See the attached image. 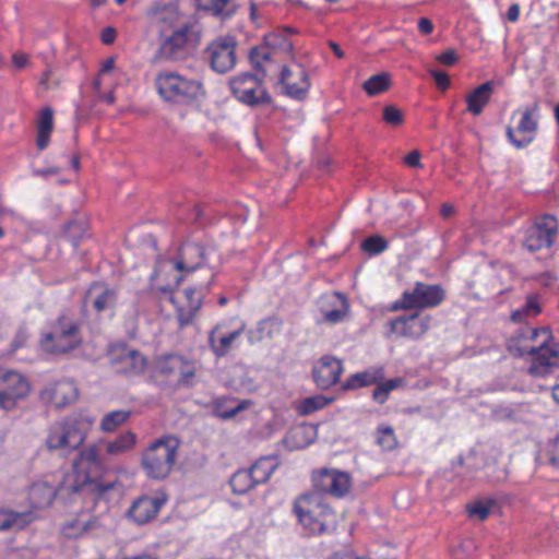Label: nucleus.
Wrapping results in <instances>:
<instances>
[{"label": "nucleus", "instance_id": "11", "mask_svg": "<svg viewBox=\"0 0 559 559\" xmlns=\"http://www.w3.org/2000/svg\"><path fill=\"white\" fill-rule=\"evenodd\" d=\"M312 484L317 495L323 492L336 498L344 497L352 487L349 474L334 468H322L314 472Z\"/></svg>", "mask_w": 559, "mask_h": 559}, {"label": "nucleus", "instance_id": "39", "mask_svg": "<svg viewBox=\"0 0 559 559\" xmlns=\"http://www.w3.org/2000/svg\"><path fill=\"white\" fill-rule=\"evenodd\" d=\"M538 111V104L534 103L532 106H528L524 109L522 119L518 124V132L523 136H532L537 130V120L534 119V116Z\"/></svg>", "mask_w": 559, "mask_h": 559}, {"label": "nucleus", "instance_id": "62", "mask_svg": "<svg viewBox=\"0 0 559 559\" xmlns=\"http://www.w3.org/2000/svg\"><path fill=\"white\" fill-rule=\"evenodd\" d=\"M247 403L248 402H242V403L238 404L236 407L222 413L219 416L223 419H229V418L234 417L235 415H237L240 411L245 409Z\"/></svg>", "mask_w": 559, "mask_h": 559}, {"label": "nucleus", "instance_id": "18", "mask_svg": "<svg viewBox=\"0 0 559 559\" xmlns=\"http://www.w3.org/2000/svg\"><path fill=\"white\" fill-rule=\"evenodd\" d=\"M391 332L402 337L418 338L429 328V318L420 319L417 313L399 317L390 322Z\"/></svg>", "mask_w": 559, "mask_h": 559}, {"label": "nucleus", "instance_id": "58", "mask_svg": "<svg viewBox=\"0 0 559 559\" xmlns=\"http://www.w3.org/2000/svg\"><path fill=\"white\" fill-rule=\"evenodd\" d=\"M404 162L407 166L409 167H421V164H420V153L419 151L417 150H414L412 152H409L405 157H404Z\"/></svg>", "mask_w": 559, "mask_h": 559}, {"label": "nucleus", "instance_id": "8", "mask_svg": "<svg viewBox=\"0 0 559 559\" xmlns=\"http://www.w3.org/2000/svg\"><path fill=\"white\" fill-rule=\"evenodd\" d=\"M263 78L245 72L234 76L230 82V90L235 97L243 104L254 106L261 104H270L272 97L262 87Z\"/></svg>", "mask_w": 559, "mask_h": 559}, {"label": "nucleus", "instance_id": "37", "mask_svg": "<svg viewBox=\"0 0 559 559\" xmlns=\"http://www.w3.org/2000/svg\"><path fill=\"white\" fill-rule=\"evenodd\" d=\"M229 483L233 491L238 495H243L257 486L250 468L237 471Z\"/></svg>", "mask_w": 559, "mask_h": 559}, {"label": "nucleus", "instance_id": "33", "mask_svg": "<svg viewBox=\"0 0 559 559\" xmlns=\"http://www.w3.org/2000/svg\"><path fill=\"white\" fill-rule=\"evenodd\" d=\"M278 466V462L274 456H262L251 467V474L257 483L263 484L269 480L272 473Z\"/></svg>", "mask_w": 559, "mask_h": 559}, {"label": "nucleus", "instance_id": "64", "mask_svg": "<svg viewBox=\"0 0 559 559\" xmlns=\"http://www.w3.org/2000/svg\"><path fill=\"white\" fill-rule=\"evenodd\" d=\"M520 15V8L518 4H512L507 13L508 20L511 22H515Z\"/></svg>", "mask_w": 559, "mask_h": 559}, {"label": "nucleus", "instance_id": "17", "mask_svg": "<svg viewBox=\"0 0 559 559\" xmlns=\"http://www.w3.org/2000/svg\"><path fill=\"white\" fill-rule=\"evenodd\" d=\"M44 402L60 408L78 399V389L72 381L63 380L48 384L40 393Z\"/></svg>", "mask_w": 559, "mask_h": 559}, {"label": "nucleus", "instance_id": "54", "mask_svg": "<svg viewBox=\"0 0 559 559\" xmlns=\"http://www.w3.org/2000/svg\"><path fill=\"white\" fill-rule=\"evenodd\" d=\"M430 75L433 78L437 86L444 91L449 87L450 85V79H449V75L443 72V71H439V70H430L429 71Z\"/></svg>", "mask_w": 559, "mask_h": 559}, {"label": "nucleus", "instance_id": "44", "mask_svg": "<svg viewBox=\"0 0 559 559\" xmlns=\"http://www.w3.org/2000/svg\"><path fill=\"white\" fill-rule=\"evenodd\" d=\"M376 443L384 451L395 449L397 439L393 428L389 425H380L376 430Z\"/></svg>", "mask_w": 559, "mask_h": 559}, {"label": "nucleus", "instance_id": "27", "mask_svg": "<svg viewBox=\"0 0 559 559\" xmlns=\"http://www.w3.org/2000/svg\"><path fill=\"white\" fill-rule=\"evenodd\" d=\"M493 81H487L481 85L477 86L466 97L467 110L474 116L481 114L484 107L489 103L490 96L493 92Z\"/></svg>", "mask_w": 559, "mask_h": 559}, {"label": "nucleus", "instance_id": "16", "mask_svg": "<svg viewBox=\"0 0 559 559\" xmlns=\"http://www.w3.org/2000/svg\"><path fill=\"white\" fill-rule=\"evenodd\" d=\"M343 372L342 361L332 356H323L313 367L312 376L318 388L326 390L338 382Z\"/></svg>", "mask_w": 559, "mask_h": 559}, {"label": "nucleus", "instance_id": "1", "mask_svg": "<svg viewBox=\"0 0 559 559\" xmlns=\"http://www.w3.org/2000/svg\"><path fill=\"white\" fill-rule=\"evenodd\" d=\"M93 424L94 418L88 415L71 414L49 428L46 445L50 451L72 452L78 450L85 441Z\"/></svg>", "mask_w": 559, "mask_h": 559}, {"label": "nucleus", "instance_id": "51", "mask_svg": "<svg viewBox=\"0 0 559 559\" xmlns=\"http://www.w3.org/2000/svg\"><path fill=\"white\" fill-rule=\"evenodd\" d=\"M467 512L471 518H476L479 521H484L490 513V503L477 501L474 504L467 507Z\"/></svg>", "mask_w": 559, "mask_h": 559}, {"label": "nucleus", "instance_id": "43", "mask_svg": "<svg viewBox=\"0 0 559 559\" xmlns=\"http://www.w3.org/2000/svg\"><path fill=\"white\" fill-rule=\"evenodd\" d=\"M332 401H333L332 397H325L324 395H321V394L313 395V396L304 399L300 402L297 409L300 415L306 416V415H310V414L323 408L324 406L330 404Z\"/></svg>", "mask_w": 559, "mask_h": 559}, {"label": "nucleus", "instance_id": "47", "mask_svg": "<svg viewBox=\"0 0 559 559\" xmlns=\"http://www.w3.org/2000/svg\"><path fill=\"white\" fill-rule=\"evenodd\" d=\"M401 382H402L401 379H390L386 382L379 384L373 390V393H372L373 400L379 404H383L388 400L389 393L392 390L396 389Z\"/></svg>", "mask_w": 559, "mask_h": 559}, {"label": "nucleus", "instance_id": "35", "mask_svg": "<svg viewBox=\"0 0 559 559\" xmlns=\"http://www.w3.org/2000/svg\"><path fill=\"white\" fill-rule=\"evenodd\" d=\"M200 9L212 13L215 16L229 17L235 12L230 0H197Z\"/></svg>", "mask_w": 559, "mask_h": 559}, {"label": "nucleus", "instance_id": "38", "mask_svg": "<svg viewBox=\"0 0 559 559\" xmlns=\"http://www.w3.org/2000/svg\"><path fill=\"white\" fill-rule=\"evenodd\" d=\"M86 235V223L83 219H72L64 226L62 240L70 242L74 249L80 240Z\"/></svg>", "mask_w": 559, "mask_h": 559}, {"label": "nucleus", "instance_id": "59", "mask_svg": "<svg viewBox=\"0 0 559 559\" xmlns=\"http://www.w3.org/2000/svg\"><path fill=\"white\" fill-rule=\"evenodd\" d=\"M59 171H60L59 167H48V168H44V169L35 168L32 170V174L34 177L48 178L50 176L59 174Z\"/></svg>", "mask_w": 559, "mask_h": 559}, {"label": "nucleus", "instance_id": "40", "mask_svg": "<svg viewBox=\"0 0 559 559\" xmlns=\"http://www.w3.org/2000/svg\"><path fill=\"white\" fill-rule=\"evenodd\" d=\"M131 416L130 411L119 409L106 414L100 421V429L105 432H112L123 425Z\"/></svg>", "mask_w": 559, "mask_h": 559}, {"label": "nucleus", "instance_id": "4", "mask_svg": "<svg viewBox=\"0 0 559 559\" xmlns=\"http://www.w3.org/2000/svg\"><path fill=\"white\" fill-rule=\"evenodd\" d=\"M80 323L68 313H61L51 324V331L40 341L43 349L50 354H64L81 344Z\"/></svg>", "mask_w": 559, "mask_h": 559}, {"label": "nucleus", "instance_id": "36", "mask_svg": "<svg viewBox=\"0 0 559 559\" xmlns=\"http://www.w3.org/2000/svg\"><path fill=\"white\" fill-rule=\"evenodd\" d=\"M135 442L136 436L131 431H127L115 440L107 442L106 452L109 455H120L131 450L135 445Z\"/></svg>", "mask_w": 559, "mask_h": 559}, {"label": "nucleus", "instance_id": "23", "mask_svg": "<svg viewBox=\"0 0 559 559\" xmlns=\"http://www.w3.org/2000/svg\"><path fill=\"white\" fill-rule=\"evenodd\" d=\"M35 519L36 515L32 509L25 511L0 509V531H21Z\"/></svg>", "mask_w": 559, "mask_h": 559}, {"label": "nucleus", "instance_id": "7", "mask_svg": "<svg viewBox=\"0 0 559 559\" xmlns=\"http://www.w3.org/2000/svg\"><path fill=\"white\" fill-rule=\"evenodd\" d=\"M156 87L165 100L185 103L198 97L202 84L174 72H164L157 75Z\"/></svg>", "mask_w": 559, "mask_h": 559}, {"label": "nucleus", "instance_id": "10", "mask_svg": "<svg viewBox=\"0 0 559 559\" xmlns=\"http://www.w3.org/2000/svg\"><path fill=\"white\" fill-rule=\"evenodd\" d=\"M444 298L443 289L439 285H428L420 282L415 284L412 292H404L393 309L409 310L415 308H430L438 306Z\"/></svg>", "mask_w": 559, "mask_h": 559}, {"label": "nucleus", "instance_id": "12", "mask_svg": "<svg viewBox=\"0 0 559 559\" xmlns=\"http://www.w3.org/2000/svg\"><path fill=\"white\" fill-rule=\"evenodd\" d=\"M556 235V219L550 215H545L527 229L523 245L531 252L549 248L552 246Z\"/></svg>", "mask_w": 559, "mask_h": 559}, {"label": "nucleus", "instance_id": "52", "mask_svg": "<svg viewBox=\"0 0 559 559\" xmlns=\"http://www.w3.org/2000/svg\"><path fill=\"white\" fill-rule=\"evenodd\" d=\"M549 463L559 467V433L548 444Z\"/></svg>", "mask_w": 559, "mask_h": 559}, {"label": "nucleus", "instance_id": "6", "mask_svg": "<svg viewBox=\"0 0 559 559\" xmlns=\"http://www.w3.org/2000/svg\"><path fill=\"white\" fill-rule=\"evenodd\" d=\"M219 257L214 248L187 241L179 249L175 269L180 272L191 273L206 265V286H211L215 277V269L219 265Z\"/></svg>", "mask_w": 559, "mask_h": 559}, {"label": "nucleus", "instance_id": "14", "mask_svg": "<svg viewBox=\"0 0 559 559\" xmlns=\"http://www.w3.org/2000/svg\"><path fill=\"white\" fill-rule=\"evenodd\" d=\"M280 84L284 87V93L297 100H304L307 97L310 81L306 69L298 64L294 72L286 66L282 68Z\"/></svg>", "mask_w": 559, "mask_h": 559}, {"label": "nucleus", "instance_id": "42", "mask_svg": "<svg viewBox=\"0 0 559 559\" xmlns=\"http://www.w3.org/2000/svg\"><path fill=\"white\" fill-rule=\"evenodd\" d=\"M391 84L390 75L385 72L372 75L364 84L362 88L370 96L378 95L389 88Z\"/></svg>", "mask_w": 559, "mask_h": 559}, {"label": "nucleus", "instance_id": "50", "mask_svg": "<svg viewBox=\"0 0 559 559\" xmlns=\"http://www.w3.org/2000/svg\"><path fill=\"white\" fill-rule=\"evenodd\" d=\"M61 83V80L51 68H48L44 71L40 80H39V86L44 91L52 90L59 87Z\"/></svg>", "mask_w": 559, "mask_h": 559}, {"label": "nucleus", "instance_id": "41", "mask_svg": "<svg viewBox=\"0 0 559 559\" xmlns=\"http://www.w3.org/2000/svg\"><path fill=\"white\" fill-rule=\"evenodd\" d=\"M542 311L538 297L531 295L527 297L525 305L521 309H516L511 314L513 322L520 323L527 317H535Z\"/></svg>", "mask_w": 559, "mask_h": 559}, {"label": "nucleus", "instance_id": "60", "mask_svg": "<svg viewBox=\"0 0 559 559\" xmlns=\"http://www.w3.org/2000/svg\"><path fill=\"white\" fill-rule=\"evenodd\" d=\"M116 38V29L114 27H105L102 31L100 39L105 45H110L115 41Z\"/></svg>", "mask_w": 559, "mask_h": 559}, {"label": "nucleus", "instance_id": "22", "mask_svg": "<svg viewBox=\"0 0 559 559\" xmlns=\"http://www.w3.org/2000/svg\"><path fill=\"white\" fill-rule=\"evenodd\" d=\"M210 286H206L205 283H201L195 287H188L185 289V297L187 300V310L179 308L178 309V321L180 326H186L192 323L194 316L199 311L203 301V289H207Z\"/></svg>", "mask_w": 559, "mask_h": 559}, {"label": "nucleus", "instance_id": "57", "mask_svg": "<svg viewBox=\"0 0 559 559\" xmlns=\"http://www.w3.org/2000/svg\"><path fill=\"white\" fill-rule=\"evenodd\" d=\"M437 60L444 64V66H453L456 60H457V56H456V52L453 50V49H449L447 51H444L443 53L439 55L437 57Z\"/></svg>", "mask_w": 559, "mask_h": 559}, {"label": "nucleus", "instance_id": "3", "mask_svg": "<svg viewBox=\"0 0 559 559\" xmlns=\"http://www.w3.org/2000/svg\"><path fill=\"white\" fill-rule=\"evenodd\" d=\"M179 442L174 437H164L153 442L142 453V467L152 479L166 478L176 462Z\"/></svg>", "mask_w": 559, "mask_h": 559}, {"label": "nucleus", "instance_id": "20", "mask_svg": "<svg viewBox=\"0 0 559 559\" xmlns=\"http://www.w3.org/2000/svg\"><path fill=\"white\" fill-rule=\"evenodd\" d=\"M163 503L164 500L156 497H140L128 510V516L136 524H145L156 516Z\"/></svg>", "mask_w": 559, "mask_h": 559}, {"label": "nucleus", "instance_id": "32", "mask_svg": "<svg viewBox=\"0 0 559 559\" xmlns=\"http://www.w3.org/2000/svg\"><path fill=\"white\" fill-rule=\"evenodd\" d=\"M384 378V371L381 367L370 368L364 372L355 373L347 381L345 388L355 389L378 383Z\"/></svg>", "mask_w": 559, "mask_h": 559}, {"label": "nucleus", "instance_id": "21", "mask_svg": "<svg viewBox=\"0 0 559 559\" xmlns=\"http://www.w3.org/2000/svg\"><path fill=\"white\" fill-rule=\"evenodd\" d=\"M121 487L118 481H99L86 478L81 485L74 486L73 491L81 493L85 500L97 502L100 499H109L110 491Z\"/></svg>", "mask_w": 559, "mask_h": 559}, {"label": "nucleus", "instance_id": "55", "mask_svg": "<svg viewBox=\"0 0 559 559\" xmlns=\"http://www.w3.org/2000/svg\"><path fill=\"white\" fill-rule=\"evenodd\" d=\"M527 330H530V328H523V329H520L516 333V336H514L510 343H509V348L511 352H514L519 355V348H522L521 346H518V343L521 341V340H528V333H527Z\"/></svg>", "mask_w": 559, "mask_h": 559}, {"label": "nucleus", "instance_id": "9", "mask_svg": "<svg viewBox=\"0 0 559 559\" xmlns=\"http://www.w3.org/2000/svg\"><path fill=\"white\" fill-rule=\"evenodd\" d=\"M27 379L17 371L0 368V408L11 411L29 393Z\"/></svg>", "mask_w": 559, "mask_h": 559}, {"label": "nucleus", "instance_id": "46", "mask_svg": "<svg viewBox=\"0 0 559 559\" xmlns=\"http://www.w3.org/2000/svg\"><path fill=\"white\" fill-rule=\"evenodd\" d=\"M86 465L87 468L98 465V455L95 447H91L81 451L78 457L73 461L74 468H83Z\"/></svg>", "mask_w": 559, "mask_h": 559}, {"label": "nucleus", "instance_id": "56", "mask_svg": "<svg viewBox=\"0 0 559 559\" xmlns=\"http://www.w3.org/2000/svg\"><path fill=\"white\" fill-rule=\"evenodd\" d=\"M12 63L16 70H22L27 68L31 61L26 53L17 51L12 56Z\"/></svg>", "mask_w": 559, "mask_h": 559}, {"label": "nucleus", "instance_id": "28", "mask_svg": "<svg viewBox=\"0 0 559 559\" xmlns=\"http://www.w3.org/2000/svg\"><path fill=\"white\" fill-rule=\"evenodd\" d=\"M53 130V111L50 107H45L37 121L36 145L38 150H45L50 141V134Z\"/></svg>", "mask_w": 559, "mask_h": 559}, {"label": "nucleus", "instance_id": "15", "mask_svg": "<svg viewBox=\"0 0 559 559\" xmlns=\"http://www.w3.org/2000/svg\"><path fill=\"white\" fill-rule=\"evenodd\" d=\"M117 292L103 283H93L87 289L83 305L96 313L112 311L117 304Z\"/></svg>", "mask_w": 559, "mask_h": 559}, {"label": "nucleus", "instance_id": "2", "mask_svg": "<svg viewBox=\"0 0 559 559\" xmlns=\"http://www.w3.org/2000/svg\"><path fill=\"white\" fill-rule=\"evenodd\" d=\"M527 333L531 341H536L540 335L544 336L538 346L519 348V356L528 354L533 357L528 373L537 378L552 373L559 368V343L552 342L551 332L548 328H530Z\"/></svg>", "mask_w": 559, "mask_h": 559}, {"label": "nucleus", "instance_id": "19", "mask_svg": "<svg viewBox=\"0 0 559 559\" xmlns=\"http://www.w3.org/2000/svg\"><path fill=\"white\" fill-rule=\"evenodd\" d=\"M321 310L326 322H341L348 311L347 298L338 292L325 294L321 297Z\"/></svg>", "mask_w": 559, "mask_h": 559}, {"label": "nucleus", "instance_id": "13", "mask_svg": "<svg viewBox=\"0 0 559 559\" xmlns=\"http://www.w3.org/2000/svg\"><path fill=\"white\" fill-rule=\"evenodd\" d=\"M236 40L233 37L219 38L206 49L211 67L218 73L231 70L236 64Z\"/></svg>", "mask_w": 559, "mask_h": 559}, {"label": "nucleus", "instance_id": "34", "mask_svg": "<svg viewBox=\"0 0 559 559\" xmlns=\"http://www.w3.org/2000/svg\"><path fill=\"white\" fill-rule=\"evenodd\" d=\"M278 53L265 46L264 44L253 47L250 50L249 59L253 68L262 73V78L265 76V70L263 69V62H275Z\"/></svg>", "mask_w": 559, "mask_h": 559}, {"label": "nucleus", "instance_id": "48", "mask_svg": "<svg viewBox=\"0 0 559 559\" xmlns=\"http://www.w3.org/2000/svg\"><path fill=\"white\" fill-rule=\"evenodd\" d=\"M388 242L381 236H371L361 242V249L369 254H378L384 251Z\"/></svg>", "mask_w": 559, "mask_h": 559}, {"label": "nucleus", "instance_id": "30", "mask_svg": "<svg viewBox=\"0 0 559 559\" xmlns=\"http://www.w3.org/2000/svg\"><path fill=\"white\" fill-rule=\"evenodd\" d=\"M159 366H171V370H176V374H179V381L182 383H189V380L195 374L194 362L179 355H170L164 358Z\"/></svg>", "mask_w": 559, "mask_h": 559}, {"label": "nucleus", "instance_id": "63", "mask_svg": "<svg viewBox=\"0 0 559 559\" xmlns=\"http://www.w3.org/2000/svg\"><path fill=\"white\" fill-rule=\"evenodd\" d=\"M454 206L450 203L442 204L440 209V214L443 218H449L454 214Z\"/></svg>", "mask_w": 559, "mask_h": 559}, {"label": "nucleus", "instance_id": "49", "mask_svg": "<svg viewBox=\"0 0 559 559\" xmlns=\"http://www.w3.org/2000/svg\"><path fill=\"white\" fill-rule=\"evenodd\" d=\"M383 120L393 127L401 126L404 121L403 112L394 105H388L383 108Z\"/></svg>", "mask_w": 559, "mask_h": 559}, {"label": "nucleus", "instance_id": "53", "mask_svg": "<svg viewBox=\"0 0 559 559\" xmlns=\"http://www.w3.org/2000/svg\"><path fill=\"white\" fill-rule=\"evenodd\" d=\"M507 138L516 148H523L533 141L532 136H522L521 139H518L514 135V130L512 127L507 128Z\"/></svg>", "mask_w": 559, "mask_h": 559}, {"label": "nucleus", "instance_id": "29", "mask_svg": "<svg viewBox=\"0 0 559 559\" xmlns=\"http://www.w3.org/2000/svg\"><path fill=\"white\" fill-rule=\"evenodd\" d=\"M287 33H295L294 29L285 27L264 36L263 44L278 55H290L294 49L293 43L287 38Z\"/></svg>", "mask_w": 559, "mask_h": 559}, {"label": "nucleus", "instance_id": "25", "mask_svg": "<svg viewBox=\"0 0 559 559\" xmlns=\"http://www.w3.org/2000/svg\"><path fill=\"white\" fill-rule=\"evenodd\" d=\"M188 26L176 29L168 38L165 39L160 47V55L169 60L180 59L188 40Z\"/></svg>", "mask_w": 559, "mask_h": 559}, {"label": "nucleus", "instance_id": "26", "mask_svg": "<svg viewBox=\"0 0 559 559\" xmlns=\"http://www.w3.org/2000/svg\"><path fill=\"white\" fill-rule=\"evenodd\" d=\"M57 495L53 486L47 481L34 483L28 490V500L32 509L49 507Z\"/></svg>", "mask_w": 559, "mask_h": 559}, {"label": "nucleus", "instance_id": "24", "mask_svg": "<svg viewBox=\"0 0 559 559\" xmlns=\"http://www.w3.org/2000/svg\"><path fill=\"white\" fill-rule=\"evenodd\" d=\"M114 360L121 364L126 372L139 374L144 372L147 366L146 358L136 349L126 346L112 353Z\"/></svg>", "mask_w": 559, "mask_h": 559}, {"label": "nucleus", "instance_id": "31", "mask_svg": "<svg viewBox=\"0 0 559 559\" xmlns=\"http://www.w3.org/2000/svg\"><path fill=\"white\" fill-rule=\"evenodd\" d=\"M216 329L217 328H215L210 333L209 343H210V347L213 350V353L215 354V356L223 357L229 352V349H230L233 343L236 341V338H238L240 336V334L242 333V331L245 329V324H242L236 331H233V332H230L226 335H223L218 338L215 337Z\"/></svg>", "mask_w": 559, "mask_h": 559}, {"label": "nucleus", "instance_id": "61", "mask_svg": "<svg viewBox=\"0 0 559 559\" xmlns=\"http://www.w3.org/2000/svg\"><path fill=\"white\" fill-rule=\"evenodd\" d=\"M418 29L424 35H428V34H430L433 31V24H432V22L429 19L421 17L418 21Z\"/></svg>", "mask_w": 559, "mask_h": 559}, {"label": "nucleus", "instance_id": "5", "mask_svg": "<svg viewBox=\"0 0 559 559\" xmlns=\"http://www.w3.org/2000/svg\"><path fill=\"white\" fill-rule=\"evenodd\" d=\"M294 511L300 524L310 534L329 532V524L334 514L319 495L308 493L299 497L294 503Z\"/></svg>", "mask_w": 559, "mask_h": 559}, {"label": "nucleus", "instance_id": "45", "mask_svg": "<svg viewBox=\"0 0 559 559\" xmlns=\"http://www.w3.org/2000/svg\"><path fill=\"white\" fill-rule=\"evenodd\" d=\"M98 522L96 519L82 521V520H73L69 521L63 525V533L71 538L79 537L82 534L95 528Z\"/></svg>", "mask_w": 559, "mask_h": 559}]
</instances>
